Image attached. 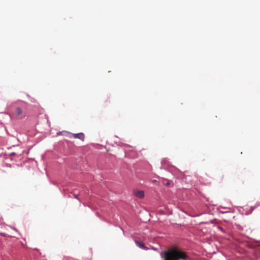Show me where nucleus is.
Returning a JSON list of instances; mask_svg holds the SVG:
<instances>
[{"mask_svg":"<svg viewBox=\"0 0 260 260\" xmlns=\"http://www.w3.org/2000/svg\"><path fill=\"white\" fill-rule=\"evenodd\" d=\"M74 197L76 198V199H78V194H74Z\"/></svg>","mask_w":260,"mask_h":260,"instance_id":"obj_6","label":"nucleus"},{"mask_svg":"<svg viewBox=\"0 0 260 260\" xmlns=\"http://www.w3.org/2000/svg\"><path fill=\"white\" fill-rule=\"evenodd\" d=\"M169 184H170V183H169V182H167V185H168H168H169Z\"/></svg>","mask_w":260,"mask_h":260,"instance_id":"obj_7","label":"nucleus"},{"mask_svg":"<svg viewBox=\"0 0 260 260\" xmlns=\"http://www.w3.org/2000/svg\"><path fill=\"white\" fill-rule=\"evenodd\" d=\"M134 194L137 198L142 199L144 197V192L143 190H134Z\"/></svg>","mask_w":260,"mask_h":260,"instance_id":"obj_3","label":"nucleus"},{"mask_svg":"<svg viewBox=\"0 0 260 260\" xmlns=\"http://www.w3.org/2000/svg\"><path fill=\"white\" fill-rule=\"evenodd\" d=\"M162 260H189L187 252L177 247H172L165 251Z\"/></svg>","mask_w":260,"mask_h":260,"instance_id":"obj_1","label":"nucleus"},{"mask_svg":"<svg viewBox=\"0 0 260 260\" xmlns=\"http://www.w3.org/2000/svg\"><path fill=\"white\" fill-rule=\"evenodd\" d=\"M70 136H69L70 138H74L75 139H78L82 141H83L85 138L84 134L82 133L78 134H70Z\"/></svg>","mask_w":260,"mask_h":260,"instance_id":"obj_2","label":"nucleus"},{"mask_svg":"<svg viewBox=\"0 0 260 260\" xmlns=\"http://www.w3.org/2000/svg\"><path fill=\"white\" fill-rule=\"evenodd\" d=\"M136 243L137 245L138 246L141 248H142V249L145 248V245H144V244L143 243L136 241Z\"/></svg>","mask_w":260,"mask_h":260,"instance_id":"obj_5","label":"nucleus"},{"mask_svg":"<svg viewBox=\"0 0 260 260\" xmlns=\"http://www.w3.org/2000/svg\"><path fill=\"white\" fill-rule=\"evenodd\" d=\"M22 110L21 108H20V107H17L16 108V110H15V114L17 115V116H20L22 114Z\"/></svg>","mask_w":260,"mask_h":260,"instance_id":"obj_4","label":"nucleus"}]
</instances>
